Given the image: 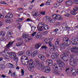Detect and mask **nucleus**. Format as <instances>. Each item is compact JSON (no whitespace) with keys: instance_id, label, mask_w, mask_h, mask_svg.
<instances>
[{"instance_id":"1","label":"nucleus","mask_w":78,"mask_h":78,"mask_svg":"<svg viewBox=\"0 0 78 78\" xmlns=\"http://www.w3.org/2000/svg\"><path fill=\"white\" fill-rule=\"evenodd\" d=\"M40 64L41 69L44 73H49L50 72V68L48 66H44L43 62H41Z\"/></svg>"},{"instance_id":"2","label":"nucleus","mask_w":78,"mask_h":78,"mask_svg":"<svg viewBox=\"0 0 78 78\" xmlns=\"http://www.w3.org/2000/svg\"><path fill=\"white\" fill-rule=\"evenodd\" d=\"M7 54H8V56L11 59L12 58H14L13 59H14V60L16 62H18V58L16 57V54L14 52H10V53H7Z\"/></svg>"},{"instance_id":"3","label":"nucleus","mask_w":78,"mask_h":78,"mask_svg":"<svg viewBox=\"0 0 78 78\" xmlns=\"http://www.w3.org/2000/svg\"><path fill=\"white\" fill-rule=\"evenodd\" d=\"M29 34L27 33H24L23 34V39H25V42H28L30 40H32V38L29 37Z\"/></svg>"},{"instance_id":"4","label":"nucleus","mask_w":78,"mask_h":78,"mask_svg":"<svg viewBox=\"0 0 78 78\" xmlns=\"http://www.w3.org/2000/svg\"><path fill=\"white\" fill-rule=\"evenodd\" d=\"M68 53L69 52H67V51H65L63 52L64 54H61L60 55V58L63 61H65V59L67 58L68 56Z\"/></svg>"},{"instance_id":"5","label":"nucleus","mask_w":78,"mask_h":78,"mask_svg":"<svg viewBox=\"0 0 78 78\" xmlns=\"http://www.w3.org/2000/svg\"><path fill=\"white\" fill-rule=\"evenodd\" d=\"M72 44L73 45H76L78 44V39L75 37H73L71 40Z\"/></svg>"},{"instance_id":"6","label":"nucleus","mask_w":78,"mask_h":78,"mask_svg":"<svg viewBox=\"0 0 78 78\" xmlns=\"http://www.w3.org/2000/svg\"><path fill=\"white\" fill-rule=\"evenodd\" d=\"M62 66H60L58 64L54 63L53 66V67L54 70H61V68Z\"/></svg>"},{"instance_id":"7","label":"nucleus","mask_w":78,"mask_h":78,"mask_svg":"<svg viewBox=\"0 0 78 78\" xmlns=\"http://www.w3.org/2000/svg\"><path fill=\"white\" fill-rule=\"evenodd\" d=\"M63 41H65V44H66V46H70V44H71V42H70V41L69 40V38H64L63 39Z\"/></svg>"},{"instance_id":"8","label":"nucleus","mask_w":78,"mask_h":78,"mask_svg":"<svg viewBox=\"0 0 78 78\" xmlns=\"http://www.w3.org/2000/svg\"><path fill=\"white\" fill-rule=\"evenodd\" d=\"M70 64L72 67H75L76 66V64H77V62H76V59H74L72 60V61L70 62Z\"/></svg>"},{"instance_id":"9","label":"nucleus","mask_w":78,"mask_h":78,"mask_svg":"<svg viewBox=\"0 0 78 78\" xmlns=\"http://www.w3.org/2000/svg\"><path fill=\"white\" fill-rule=\"evenodd\" d=\"M44 25L45 23L43 22H41L39 23L38 25L39 29H38L39 31H42L43 28L44 27Z\"/></svg>"},{"instance_id":"10","label":"nucleus","mask_w":78,"mask_h":78,"mask_svg":"<svg viewBox=\"0 0 78 78\" xmlns=\"http://www.w3.org/2000/svg\"><path fill=\"white\" fill-rule=\"evenodd\" d=\"M74 8L75 9H74L73 10H72L71 13L72 15H75L76 14V12L77 11H78V6H75Z\"/></svg>"},{"instance_id":"11","label":"nucleus","mask_w":78,"mask_h":78,"mask_svg":"<svg viewBox=\"0 0 78 78\" xmlns=\"http://www.w3.org/2000/svg\"><path fill=\"white\" fill-rule=\"evenodd\" d=\"M58 64H59V66H61L62 67H64L65 66V64L64 62L60 60H57V61Z\"/></svg>"},{"instance_id":"12","label":"nucleus","mask_w":78,"mask_h":78,"mask_svg":"<svg viewBox=\"0 0 78 78\" xmlns=\"http://www.w3.org/2000/svg\"><path fill=\"white\" fill-rule=\"evenodd\" d=\"M46 63L48 64L49 66H51L53 65V61L51 59H48L46 60Z\"/></svg>"},{"instance_id":"13","label":"nucleus","mask_w":78,"mask_h":78,"mask_svg":"<svg viewBox=\"0 0 78 78\" xmlns=\"http://www.w3.org/2000/svg\"><path fill=\"white\" fill-rule=\"evenodd\" d=\"M38 58L40 59H41V61H44L46 59L45 56L42 55H39Z\"/></svg>"},{"instance_id":"14","label":"nucleus","mask_w":78,"mask_h":78,"mask_svg":"<svg viewBox=\"0 0 78 78\" xmlns=\"http://www.w3.org/2000/svg\"><path fill=\"white\" fill-rule=\"evenodd\" d=\"M14 42H9L6 46L4 47L5 49H9L10 46H11Z\"/></svg>"},{"instance_id":"15","label":"nucleus","mask_w":78,"mask_h":78,"mask_svg":"<svg viewBox=\"0 0 78 78\" xmlns=\"http://www.w3.org/2000/svg\"><path fill=\"white\" fill-rule=\"evenodd\" d=\"M71 51L72 53L74 52L75 53H78V48L76 47H74L71 50Z\"/></svg>"},{"instance_id":"16","label":"nucleus","mask_w":78,"mask_h":78,"mask_svg":"<svg viewBox=\"0 0 78 78\" xmlns=\"http://www.w3.org/2000/svg\"><path fill=\"white\" fill-rule=\"evenodd\" d=\"M42 45V43L41 42L37 43L35 45V48L37 49H38L40 47H41Z\"/></svg>"},{"instance_id":"17","label":"nucleus","mask_w":78,"mask_h":78,"mask_svg":"<svg viewBox=\"0 0 78 78\" xmlns=\"http://www.w3.org/2000/svg\"><path fill=\"white\" fill-rule=\"evenodd\" d=\"M66 46L65 43H62L60 45V48L62 50H63V49H64L66 48Z\"/></svg>"},{"instance_id":"18","label":"nucleus","mask_w":78,"mask_h":78,"mask_svg":"<svg viewBox=\"0 0 78 78\" xmlns=\"http://www.w3.org/2000/svg\"><path fill=\"white\" fill-rule=\"evenodd\" d=\"M55 45L56 47H58L59 45V39H57V41L55 42Z\"/></svg>"},{"instance_id":"19","label":"nucleus","mask_w":78,"mask_h":78,"mask_svg":"<svg viewBox=\"0 0 78 78\" xmlns=\"http://www.w3.org/2000/svg\"><path fill=\"white\" fill-rule=\"evenodd\" d=\"M24 44V43L23 41H21L20 42H19L16 44V45L17 47H20V46H22Z\"/></svg>"},{"instance_id":"20","label":"nucleus","mask_w":78,"mask_h":78,"mask_svg":"<svg viewBox=\"0 0 78 78\" xmlns=\"http://www.w3.org/2000/svg\"><path fill=\"white\" fill-rule=\"evenodd\" d=\"M34 62L33 61L32 59H30V60L29 66H32V67L34 66Z\"/></svg>"},{"instance_id":"21","label":"nucleus","mask_w":78,"mask_h":78,"mask_svg":"<svg viewBox=\"0 0 78 78\" xmlns=\"http://www.w3.org/2000/svg\"><path fill=\"white\" fill-rule=\"evenodd\" d=\"M71 70L72 75H76V70L75 69L73 68H71Z\"/></svg>"},{"instance_id":"22","label":"nucleus","mask_w":78,"mask_h":78,"mask_svg":"<svg viewBox=\"0 0 78 78\" xmlns=\"http://www.w3.org/2000/svg\"><path fill=\"white\" fill-rule=\"evenodd\" d=\"M65 3L67 5H73V2H72V1H69L66 2Z\"/></svg>"},{"instance_id":"23","label":"nucleus","mask_w":78,"mask_h":78,"mask_svg":"<svg viewBox=\"0 0 78 78\" xmlns=\"http://www.w3.org/2000/svg\"><path fill=\"white\" fill-rule=\"evenodd\" d=\"M37 53H38V51L37 50H35L33 52V54L32 55V57H34L36 56L37 55Z\"/></svg>"},{"instance_id":"24","label":"nucleus","mask_w":78,"mask_h":78,"mask_svg":"<svg viewBox=\"0 0 78 78\" xmlns=\"http://www.w3.org/2000/svg\"><path fill=\"white\" fill-rule=\"evenodd\" d=\"M32 14L34 16H37V15L38 14V12L36 11H33L32 12Z\"/></svg>"},{"instance_id":"25","label":"nucleus","mask_w":78,"mask_h":78,"mask_svg":"<svg viewBox=\"0 0 78 78\" xmlns=\"http://www.w3.org/2000/svg\"><path fill=\"white\" fill-rule=\"evenodd\" d=\"M42 28V31H43V30H48V27L47 25H45Z\"/></svg>"},{"instance_id":"26","label":"nucleus","mask_w":78,"mask_h":78,"mask_svg":"<svg viewBox=\"0 0 78 78\" xmlns=\"http://www.w3.org/2000/svg\"><path fill=\"white\" fill-rule=\"evenodd\" d=\"M23 54H24V51H20L18 53L19 56H22V55H23Z\"/></svg>"},{"instance_id":"27","label":"nucleus","mask_w":78,"mask_h":78,"mask_svg":"<svg viewBox=\"0 0 78 78\" xmlns=\"http://www.w3.org/2000/svg\"><path fill=\"white\" fill-rule=\"evenodd\" d=\"M27 54L28 56H31L32 54V51H28L27 52Z\"/></svg>"},{"instance_id":"28","label":"nucleus","mask_w":78,"mask_h":78,"mask_svg":"<svg viewBox=\"0 0 78 78\" xmlns=\"http://www.w3.org/2000/svg\"><path fill=\"white\" fill-rule=\"evenodd\" d=\"M0 35L2 37H4L5 36V33L3 32V31H0Z\"/></svg>"},{"instance_id":"29","label":"nucleus","mask_w":78,"mask_h":78,"mask_svg":"<svg viewBox=\"0 0 78 78\" xmlns=\"http://www.w3.org/2000/svg\"><path fill=\"white\" fill-rule=\"evenodd\" d=\"M50 19H51V18H50V16H46V22H48V21L50 22Z\"/></svg>"},{"instance_id":"30","label":"nucleus","mask_w":78,"mask_h":78,"mask_svg":"<svg viewBox=\"0 0 78 78\" xmlns=\"http://www.w3.org/2000/svg\"><path fill=\"white\" fill-rule=\"evenodd\" d=\"M7 39L8 40H10V39H11V37H12V36L8 34L7 35Z\"/></svg>"},{"instance_id":"31","label":"nucleus","mask_w":78,"mask_h":78,"mask_svg":"<svg viewBox=\"0 0 78 78\" xmlns=\"http://www.w3.org/2000/svg\"><path fill=\"white\" fill-rule=\"evenodd\" d=\"M27 58V56H25V55L21 57V59H22V60H23V59H24V60L25 59H26Z\"/></svg>"},{"instance_id":"32","label":"nucleus","mask_w":78,"mask_h":78,"mask_svg":"<svg viewBox=\"0 0 78 78\" xmlns=\"http://www.w3.org/2000/svg\"><path fill=\"white\" fill-rule=\"evenodd\" d=\"M76 55L75 54H71L70 55V57L71 59H73L74 57H75Z\"/></svg>"},{"instance_id":"33","label":"nucleus","mask_w":78,"mask_h":78,"mask_svg":"<svg viewBox=\"0 0 78 78\" xmlns=\"http://www.w3.org/2000/svg\"><path fill=\"white\" fill-rule=\"evenodd\" d=\"M51 58L52 59H55V58H56V57L55 54H54L52 55Z\"/></svg>"},{"instance_id":"34","label":"nucleus","mask_w":78,"mask_h":78,"mask_svg":"<svg viewBox=\"0 0 78 78\" xmlns=\"http://www.w3.org/2000/svg\"><path fill=\"white\" fill-rule=\"evenodd\" d=\"M37 33V32H33L32 34H31V36L33 37V36H35V35L36 33Z\"/></svg>"},{"instance_id":"35","label":"nucleus","mask_w":78,"mask_h":78,"mask_svg":"<svg viewBox=\"0 0 78 78\" xmlns=\"http://www.w3.org/2000/svg\"><path fill=\"white\" fill-rule=\"evenodd\" d=\"M66 17H70V15L68 12L66 13L65 14Z\"/></svg>"},{"instance_id":"36","label":"nucleus","mask_w":78,"mask_h":78,"mask_svg":"<svg viewBox=\"0 0 78 78\" xmlns=\"http://www.w3.org/2000/svg\"><path fill=\"white\" fill-rule=\"evenodd\" d=\"M0 69L1 70H4L5 69V67H3V65H0Z\"/></svg>"},{"instance_id":"37","label":"nucleus","mask_w":78,"mask_h":78,"mask_svg":"<svg viewBox=\"0 0 78 78\" xmlns=\"http://www.w3.org/2000/svg\"><path fill=\"white\" fill-rule=\"evenodd\" d=\"M53 72V73H55V74H57V75H59V73L55 70Z\"/></svg>"},{"instance_id":"38","label":"nucleus","mask_w":78,"mask_h":78,"mask_svg":"<svg viewBox=\"0 0 78 78\" xmlns=\"http://www.w3.org/2000/svg\"><path fill=\"white\" fill-rule=\"evenodd\" d=\"M36 28V27H33V26H32L31 27V30L33 32L34 31H35V28Z\"/></svg>"},{"instance_id":"39","label":"nucleus","mask_w":78,"mask_h":78,"mask_svg":"<svg viewBox=\"0 0 78 78\" xmlns=\"http://www.w3.org/2000/svg\"><path fill=\"white\" fill-rule=\"evenodd\" d=\"M41 48L42 49H46V48H47V47L45 45H44V46H42L41 47Z\"/></svg>"},{"instance_id":"40","label":"nucleus","mask_w":78,"mask_h":78,"mask_svg":"<svg viewBox=\"0 0 78 78\" xmlns=\"http://www.w3.org/2000/svg\"><path fill=\"white\" fill-rule=\"evenodd\" d=\"M23 64H24L25 66H26L27 65H28V63H29V62H22Z\"/></svg>"},{"instance_id":"41","label":"nucleus","mask_w":78,"mask_h":78,"mask_svg":"<svg viewBox=\"0 0 78 78\" xmlns=\"http://www.w3.org/2000/svg\"><path fill=\"white\" fill-rule=\"evenodd\" d=\"M9 16L10 18H12L13 16V15H12V14L10 13H9Z\"/></svg>"},{"instance_id":"42","label":"nucleus","mask_w":78,"mask_h":78,"mask_svg":"<svg viewBox=\"0 0 78 78\" xmlns=\"http://www.w3.org/2000/svg\"><path fill=\"white\" fill-rule=\"evenodd\" d=\"M1 55L3 56H6V53L5 52H3L1 53Z\"/></svg>"},{"instance_id":"43","label":"nucleus","mask_w":78,"mask_h":78,"mask_svg":"<svg viewBox=\"0 0 78 78\" xmlns=\"http://www.w3.org/2000/svg\"><path fill=\"white\" fill-rule=\"evenodd\" d=\"M40 13L41 14H42V15H44V16L45 14V11H44L41 12Z\"/></svg>"},{"instance_id":"44","label":"nucleus","mask_w":78,"mask_h":78,"mask_svg":"<svg viewBox=\"0 0 78 78\" xmlns=\"http://www.w3.org/2000/svg\"><path fill=\"white\" fill-rule=\"evenodd\" d=\"M1 3L2 4H4V5H8V4H6V3L4 1H2L1 2Z\"/></svg>"},{"instance_id":"45","label":"nucleus","mask_w":78,"mask_h":78,"mask_svg":"<svg viewBox=\"0 0 78 78\" xmlns=\"http://www.w3.org/2000/svg\"><path fill=\"white\" fill-rule=\"evenodd\" d=\"M22 62H29V60L28 59V58H25L24 61H22Z\"/></svg>"},{"instance_id":"46","label":"nucleus","mask_w":78,"mask_h":78,"mask_svg":"<svg viewBox=\"0 0 78 78\" xmlns=\"http://www.w3.org/2000/svg\"><path fill=\"white\" fill-rule=\"evenodd\" d=\"M57 18L59 19L60 20H61V16L59 15H57Z\"/></svg>"},{"instance_id":"47","label":"nucleus","mask_w":78,"mask_h":78,"mask_svg":"<svg viewBox=\"0 0 78 78\" xmlns=\"http://www.w3.org/2000/svg\"><path fill=\"white\" fill-rule=\"evenodd\" d=\"M58 15H56L55 14H53L52 16V17H54V18H57V16Z\"/></svg>"},{"instance_id":"48","label":"nucleus","mask_w":78,"mask_h":78,"mask_svg":"<svg viewBox=\"0 0 78 78\" xmlns=\"http://www.w3.org/2000/svg\"><path fill=\"white\" fill-rule=\"evenodd\" d=\"M49 22L50 23H54L55 22V20L51 19H50Z\"/></svg>"},{"instance_id":"49","label":"nucleus","mask_w":78,"mask_h":78,"mask_svg":"<svg viewBox=\"0 0 78 78\" xmlns=\"http://www.w3.org/2000/svg\"><path fill=\"white\" fill-rule=\"evenodd\" d=\"M28 69L30 72H33V68L31 67H28Z\"/></svg>"},{"instance_id":"50","label":"nucleus","mask_w":78,"mask_h":78,"mask_svg":"<svg viewBox=\"0 0 78 78\" xmlns=\"http://www.w3.org/2000/svg\"><path fill=\"white\" fill-rule=\"evenodd\" d=\"M73 1L76 4L78 5V0H73Z\"/></svg>"},{"instance_id":"51","label":"nucleus","mask_w":78,"mask_h":78,"mask_svg":"<svg viewBox=\"0 0 78 78\" xmlns=\"http://www.w3.org/2000/svg\"><path fill=\"white\" fill-rule=\"evenodd\" d=\"M5 22L7 23H9V22H11V20H5Z\"/></svg>"},{"instance_id":"52","label":"nucleus","mask_w":78,"mask_h":78,"mask_svg":"<svg viewBox=\"0 0 78 78\" xmlns=\"http://www.w3.org/2000/svg\"><path fill=\"white\" fill-rule=\"evenodd\" d=\"M21 73L22 75L23 76L24 75V71L23 69H21Z\"/></svg>"},{"instance_id":"53","label":"nucleus","mask_w":78,"mask_h":78,"mask_svg":"<svg viewBox=\"0 0 78 78\" xmlns=\"http://www.w3.org/2000/svg\"><path fill=\"white\" fill-rule=\"evenodd\" d=\"M51 2H47L45 4L46 5H47V6H48L50 5V3Z\"/></svg>"},{"instance_id":"54","label":"nucleus","mask_w":78,"mask_h":78,"mask_svg":"<svg viewBox=\"0 0 78 78\" xmlns=\"http://www.w3.org/2000/svg\"><path fill=\"white\" fill-rule=\"evenodd\" d=\"M55 56V57H58V56H59V54L58 53H55V54H54Z\"/></svg>"},{"instance_id":"55","label":"nucleus","mask_w":78,"mask_h":78,"mask_svg":"<svg viewBox=\"0 0 78 78\" xmlns=\"http://www.w3.org/2000/svg\"><path fill=\"white\" fill-rule=\"evenodd\" d=\"M17 10L18 11H23V9L22 8H19L17 9Z\"/></svg>"},{"instance_id":"56","label":"nucleus","mask_w":78,"mask_h":78,"mask_svg":"<svg viewBox=\"0 0 78 78\" xmlns=\"http://www.w3.org/2000/svg\"><path fill=\"white\" fill-rule=\"evenodd\" d=\"M9 18H10L9 17V14H8L7 15H6L5 17V19H9Z\"/></svg>"},{"instance_id":"57","label":"nucleus","mask_w":78,"mask_h":78,"mask_svg":"<svg viewBox=\"0 0 78 78\" xmlns=\"http://www.w3.org/2000/svg\"><path fill=\"white\" fill-rule=\"evenodd\" d=\"M6 41V40L5 38H1V41Z\"/></svg>"},{"instance_id":"58","label":"nucleus","mask_w":78,"mask_h":78,"mask_svg":"<svg viewBox=\"0 0 78 78\" xmlns=\"http://www.w3.org/2000/svg\"><path fill=\"white\" fill-rule=\"evenodd\" d=\"M50 47H53V48L55 50V45L53 44H51V45H50Z\"/></svg>"},{"instance_id":"59","label":"nucleus","mask_w":78,"mask_h":78,"mask_svg":"<svg viewBox=\"0 0 78 78\" xmlns=\"http://www.w3.org/2000/svg\"><path fill=\"white\" fill-rule=\"evenodd\" d=\"M1 77H2L3 78H6V76L2 74L1 76Z\"/></svg>"},{"instance_id":"60","label":"nucleus","mask_w":78,"mask_h":78,"mask_svg":"<svg viewBox=\"0 0 78 78\" xmlns=\"http://www.w3.org/2000/svg\"><path fill=\"white\" fill-rule=\"evenodd\" d=\"M58 2L59 3H62V2L64 1V0H57Z\"/></svg>"},{"instance_id":"61","label":"nucleus","mask_w":78,"mask_h":78,"mask_svg":"<svg viewBox=\"0 0 78 78\" xmlns=\"http://www.w3.org/2000/svg\"><path fill=\"white\" fill-rule=\"evenodd\" d=\"M41 14H37V16H36V17H41Z\"/></svg>"},{"instance_id":"62","label":"nucleus","mask_w":78,"mask_h":78,"mask_svg":"<svg viewBox=\"0 0 78 78\" xmlns=\"http://www.w3.org/2000/svg\"><path fill=\"white\" fill-rule=\"evenodd\" d=\"M51 42H52V41H49L48 44L50 46L51 44Z\"/></svg>"},{"instance_id":"63","label":"nucleus","mask_w":78,"mask_h":78,"mask_svg":"<svg viewBox=\"0 0 78 78\" xmlns=\"http://www.w3.org/2000/svg\"><path fill=\"white\" fill-rule=\"evenodd\" d=\"M59 30V29H58V28H55L54 31L55 32H56L57 31H58Z\"/></svg>"},{"instance_id":"64","label":"nucleus","mask_w":78,"mask_h":78,"mask_svg":"<svg viewBox=\"0 0 78 78\" xmlns=\"http://www.w3.org/2000/svg\"><path fill=\"white\" fill-rule=\"evenodd\" d=\"M30 21H31V19H30V18H28L27 19L26 22H30Z\"/></svg>"}]
</instances>
